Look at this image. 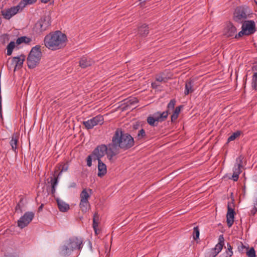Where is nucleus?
<instances>
[{"label": "nucleus", "instance_id": "1", "mask_svg": "<svg viewBox=\"0 0 257 257\" xmlns=\"http://www.w3.org/2000/svg\"><path fill=\"white\" fill-rule=\"evenodd\" d=\"M134 144L133 138L127 134H124L120 130H117L112 137V142L108 145L107 157L109 160L119 153V149L126 150Z\"/></svg>", "mask_w": 257, "mask_h": 257}, {"label": "nucleus", "instance_id": "2", "mask_svg": "<svg viewBox=\"0 0 257 257\" xmlns=\"http://www.w3.org/2000/svg\"><path fill=\"white\" fill-rule=\"evenodd\" d=\"M67 37L59 31L47 35L44 40L45 46L51 50L63 48L66 43Z\"/></svg>", "mask_w": 257, "mask_h": 257}, {"label": "nucleus", "instance_id": "3", "mask_svg": "<svg viewBox=\"0 0 257 257\" xmlns=\"http://www.w3.org/2000/svg\"><path fill=\"white\" fill-rule=\"evenodd\" d=\"M42 53L40 47L36 46L33 47L28 57L27 63L29 68H34L39 63Z\"/></svg>", "mask_w": 257, "mask_h": 257}, {"label": "nucleus", "instance_id": "4", "mask_svg": "<svg viewBox=\"0 0 257 257\" xmlns=\"http://www.w3.org/2000/svg\"><path fill=\"white\" fill-rule=\"evenodd\" d=\"M168 111L161 112L158 111L147 118V122L151 126H157L158 122L164 121L168 117Z\"/></svg>", "mask_w": 257, "mask_h": 257}, {"label": "nucleus", "instance_id": "5", "mask_svg": "<svg viewBox=\"0 0 257 257\" xmlns=\"http://www.w3.org/2000/svg\"><path fill=\"white\" fill-rule=\"evenodd\" d=\"M255 32V24L252 21H245L242 26V30L239 32L235 38L241 37L243 35H249Z\"/></svg>", "mask_w": 257, "mask_h": 257}, {"label": "nucleus", "instance_id": "6", "mask_svg": "<svg viewBox=\"0 0 257 257\" xmlns=\"http://www.w3.org/2000/svg\"><path fill=\"white\" fill-rule=\"evenodd\" d=\"M25 59V57L24 55L13 57L8 60V66L10 69H13L15 71L22 67Z\"/></svg>", "mask_w": 257, "mask_h": 257}, {"label": "nucleus", "instance_id": "7", "mask_svg": "<svg viewBox=\"0 0 257 257\" xmlns=\"http://www.w3.org/2000/svg\"><path fill=\"white\" fill-rule=\"evenodd\" d=\"M224 245V238L223 235L219 237V242L215 245V247L207 250L205 253L206 257H215L222 250Z\"/></svg>", "mask_w": 257, "mask_h": 257}, {"label": "nucleus", "instance_id": "8", "mask_svg": "<svg viewBox=\"0 0 257 257\" xmlns=\"http://www.w3.org/2000/svg\"><path fill=\"white\" fill-rule=\"evenodd\" d=\"M34 217V213L33 212H27L18 221V226L21 228L27 226L33 220Z\"/></svg>", "mask_w": 257, "mask_h": 257}, {"label": "nucleus", "instance_id": "9", "mask_svg": "<svg viewBox=\"0 0 257 257\" xmlns=\"http://www.w3.org/2000/svg\"><path fill=\"white\" fill-rule=\"evenodd\" d=\"M103 122V117L101 115H98L87 121H83V123L86 128L91 129L94 126L98 124H102Z\"/></svg>", "mask_w": 257, "mask_h": 257}, {"label": "nucleus", "instance_id": "10", "mask_svg": "<svg viewBox=\"0 0 257 257\" xmlns=\"http://www.w3.org/2000/svg\"><path fill=\"white\" fill-rule=\"evenodd\" d=\"M50 25V21L49 17L41 19L35 25V30L38 33L46 30Z\"/></svg>", "mask_w": 257, "mask_h": 257}, {"label": "nucleus", "instance_id": "11", "mask_svg": "<svg viewBox=\"0 0 257 257\" xmlns=\"http://www.w3.org/2000/svg\"><path fill=\"white\" fill-rule=\"evenodd\" d=\"M108 151V147L107 148L104 145H100L94 150L92 152V156L94 157V159L99 161L105 154L107 155Z\"/></svg>", "mask_w": 257, "mask_h": 257}, {"label": "nucleus", "instance_id": "12", "mask_svg": "<svg viewBox=\"0 0 257 257\" xmlns=\"http://www.w3.org/2000/svg\"><path fill=\"white\" fill-rule=\"evenodd\" d=\"M246 14L243 9L237 8L234 11L233 19L235 22L241 23L246 19Z\"/></svg>", "mask_w": 257, "mask_h": 257}, {"label": "nucleus", "instance_id": "13", "mask_svg": "<svg viewBox=\"0 0 257 257\" xmlns=\"http://www.w3.org/2000/svg\"><path fill=\"white\" fill-rule=\"evenodd\" d=\"M68 245H71V247L74 250L80 249L82 247V240L81 238L77 237H72L67 241Z\"/></svg>", "mask_w": 257, "mask_h": 257}, {"label": "nucleus", "instance_id": "14", "mask_svg": "<svg viewBox=\"0 0 257 257\" xmlns=\"http://www.w3.org/2000/svg\"><path fill=\"white\" fill-rule=\"evenodd\" d=\"M236 32V28L232 24L228 23L225 27L223 33L225 36L229 37L234 36Z\"/></svg>", "mask_w": 257, "mask_h": 257}, {"label": "nucleus", "instance_id": "15", "mask_svg": "<svg viewBox=\"0 0 257 257\" xmlns=\"http://www.w3.org/2000/svg\"><path fill=\"white\" fill-rule=\"evenodd\" d=\"M18 9L15 7H11L10 9H5L2 11V15L6 19L9 20L12 17L18 13Z\"/></svg>", "mask_w": 257, "mask_h": 257}, {"label": "nucleus", "instance_id": "16", "mask_svg": "<svg viewBox=\"0 0 257 257\" xmlns=\"http://www.w3.org/2000/svg\"><path fill=\"white\" fill-rule=\"evenodd\" d=\"M93 63V61L91 58L83 56L79 61V66L82 68H85L92 65Z\"/></svg>", "mask_w": 257, "mask_h": 257}, {"label": "nucleus", "instance_id": "17", "mask_svg": "<svg viewBox=\"0 0 257 257\" xmlns=\"http://www.w3.org/2000/svg\"><path fill=\"white\" fill-rule=\"evenodd\" d=\"M98 176L100 177L104 176L107 172L106 166L101 160L98 161Z\"/></svg>", "mask_w": 257, "mask_h": 257}, {"label": "nucleus", "instance_id": "18", "mask_svg": "<svg viewBox=\"0 0 257 257\" xmlns=\"http://www.w3.org/2000/svg\"><path fill=\"white\" fill-rule=\"evenodd\" d=\"M234 211L233 209L228 206V211L226 214V221L229 227H231L234 222Z\"/></svg>", "mask_w": 257, "mask_h": 257}, {"label": "nucleus", "instance_id": "19", "mask_svg": "<svg viewBox=\"0 0 257 257\" xmlns=\"http://www.w3.org/2000/svg\"><path fill=\"white\" fill-rule=\"evenodd\" d=\"M91 193L92 190L91 189H84L80 195V200L88 201Z\"/></svg>", "mask_w": 257, "mask_h": 257}, {"label": "nucleus", "instance_id": "20", "mask_svg": "<svg viewBox=\"0 0 257 257\" xmlns=\"http://www.w3.org/2000/svg\"><path fill=\"white\" fill-rule=\"evenodd\" d=\"M69 246L70 245H68V243L66 242L65 244L61 247L60 252L62 255H69L73 251L72 248H69Z\"/></svg>", "mask_w": 257, "mask_h": 257}, {"label": "nucleus", "instance_id": "21", "mask_svg": "<svg viewBox=\"0 0 257 257\" xmlns=\"http://www.w3.org/2000/svg\"><path fill=\"white\" fill-rule=\"evenodd\" d=\"M57 202L58 208L60 211L66 212L69 210V205L66 202L59 199H57Z\"/></svg>", "mask_w": 257, "mask_h": 257}, {"label": "nucleus", "instance_id": "22", "mask_svg": "<svg viewBox=\"0 0 257 257\" xmlns=\"http://www.w3.org/2000/svg\"><path fill=\"white\" fill-rule=\"evenodd\" d=\"M253 74L252 80V87L253 89H257V63L252 68Z\"/></svg>", "mask_w": 257, "mask_h": 257}, {"label": "nucleus", "instance_id": "23", "mask_svg": "<svg viewBox=\"0 0 257 257\" xmlns=\"http://www.w3.org/2000/svg\"><path fill=\"white\" fill-rule=\"evenodd\" d=\"M239 166H234L233 169V174L232 176V179L233 181H236L238 179V176L240 173H241V170Z\"/></svg>", "mask_w": 257, "mask_h": 257}, {"label": "nucleus", "instance_id": "24", "mask_svg": "<svg viewBox=\"0 0 257 257\" xmlns=\"http://www.w3.org/2000/svg\"><path fill=\"white\" fill-rule=\"evenodd\" d=\"M79 206L82 212H86L90 208L89 201L80 200Z\"/></svg>", "mask_w": 257, "mask_h": 257}, {"label": "nucleus", "instance_id": "25", "mask_svg": "<svg viewBox=\"0 0 257 257\" xmlns=\"http://www.w3.org/2000/svg\"><path fill=\"white\" fill-rule=\"evenodd\" d=\"M18 141V137L16 135H14L12 136V140L10 142V145L12 147V149L14 151H16L17 148V143Z\"/></svg>", "mask_w": 257, "mask_h": 257}, {"label": "nucleus", "instance_id": "26", "mask_svg": "<svg viewBox=\"0 0 257 257\" xmlns=\"http://www.w3.org/2000/svg\"><path fill=\"white\" fill-rule=\"evenodd\" d=\"M240 248H242V251H243V249H245L246 251V253L248 257H255V250L253 248L248 249V248H246L243 245L240 246Z\"/></svg>", "mask_w": 257, "mask_h": 257}, {"label": "nucleus", "instance_id": "27", "mask_svg": "<svg viewBox=\"0 0 257 257\" xmlns=\"http://www.w3.org/2000/svg\"><path fill=\"white\" fill-rule=\"evenodd\" d=\"M31 41V39L26 36H23L17 39L16 41L17 45H20L22 43L28 44Z\"/></svg>", "mask_w": 257, "mask_h": 257}, {"label": "nucleus", "instance_id": "28", "mask_svg": "<svg viewBox=\"0 0 257 257\" xmlns=\"http://www.w3.org/2000/svg\"><path fill=\"white\" fill-rule=\"evenodd\" d=\"M139 33L142 36H145L148 34V29L145 24L142 25L139 29Z\"/></svg>", "mask_w": 257, "mask_h": 257}, {"label": "nucleus", "instance_id": "29", "mask_svg": "<svg viewBox=\"0 0 257 257\" xmlns=\"http://www.w3.org/2000/svg\"><path fill=\"white\" fill-rule=\"evenodd\" d=\"M16 44L14 42H11L9 45L7 46V54L9 56L11 55L12 53L13 50L15 47Z\"/></svg>", "mask_w": 257, "mask_h": 257}, {"label": "nucleus", "instance_id": "30", "mask_svg": "<svg viewBox=\"0 0 257 257\" xmlns=\"http://www.w3.org/2000/svg\"><path fill=\"white\" fill-rule=\"evenodd\" d=\"M193 91L192 89V84L191 81H188L186 83L185 85V95L188 94L189 93L192 92Z\"/></svg>", "mask_w": 257, "mask_h": 257}, {"label": "nucleus", "instance_id": "31", "mask_svg": "<svg viewBox=\"0 0 257 257\" xmlns=\"http://www.w3.org/2000/svg\"><path fill=\"white\" fill-rule=\"evenodd\" d=\"M58 176L51 180L52 193L54 194L56 191V187L58 184Z\"/></svg>", "mask_w": 257, "mask_h": 257}, {"label": "nucleus", "instance_id": "32", "mask_svg": "<svg viewBox=\"0 0 257 257\" xmlns=\"http://www.w3.org/2000/svg\"><path fill=\"white\" fill-rule=\"evenodd\" d=\"M27 6L25 0L21 1L19 4L17 6H15L16 9H18V12L21 11L25 7Z\"/></svg>", "mask_w": 257, "mask_h": 257}, {"label": "nucleus", "instance_id": "33", "mask_svg": "<svg viewBox=\"0 0 257 257\" xmlns=\"http://www.w3.org/2000/svg\"><path fill=\"white\" fill-rule=\"evenodd\" d=\"M176 101L174 99H172L167 105V110L168 113L169 112L174 109Z\"/></svg>", "mask_w": 257, "mask_h": 257}, {"label": "nucleus", "instance_id": "34", "mask_svg": "<svg viewBox=\"0 0 257 257\" xmlns=\"http://www.w3.org/2000/svg\"><path fill=\"white\" fill-rule=\"evenodd\" d=\"M240 135V132L237 131L236 132L234 133L232 135H231L228 138V141L230 142L234 140L237 137L239 136Z\"/></svg>", "mask_w": 257, "mask_h": 257}, {"label": "nucleus", "instance_id": "35", "mask_svg": "<svg viewBox=\"0 0 257 257\" xmlns=\"http://www.w3.org/2000/svg\"><path fill=\"white\" fill-rule=\"evenodd\" d=\"M156 80L160 83H165L167 81L166 78L163 77L161 75H157L156 77Z\"/></svg>", "mask_w": 257, "mask_h": 257}, {"label": "nucleus", "instance_id": "36", "mask_svg": "<svg viewBox=\"0 0 257 257\" xmlns=\"http://www.w3.org/2000/svg\"><path fill=\"white\" fill-rule=\"evenodd\" d=\"M199 236V230L197 227H194L193 237L194 239H197Z\"/></svg>", "mask_w": 257, "mask_h": 257}, {"label": "nucleus", "instance_id": "37", "mask_svg": "<svg viewBox=\"0 0 257 257\" xmlns=\"http://www.w3.org/2000/svg\"><path fill=\"white\" fill-rule=\"evenodd\" d=\"M94 157L92 156V154L88 156L87 158V165L88 167H91L92 165V160H95L96 159H94Z\"/></svg>", "mask_w": 257, "mask_h": 257}, {"label": "nucleus", "instance_id": "38", "mask_svg": "<svg viewBox=\"0 0 257 257\" xmlns=\"http://www.w3.org/2000/svg\"><path fill=\"white\" fill-rule=\"evenodd\" d=\"M243 159V157L242 156H240L238 157L236 160L235 165L236 166H239L240 167H242V160Z\"/></svg>", "mask_w": 257, "mask_h": 257}, {"label": "nucleus", "instance_id": "39", "mask_svg": "<svg viewBox=\"0 0 257 257\" xmlns=\"http://www.w3.org/2000/svg\"><path fill=\"white\" fill-rule=\"evenodd\" d=\"M145 136V131L143 129H141L138 132L137 138L139 140H141Z\"/></svg>", "mask_w": 257, "mask_h": 257}, {"label": "nucleus", "instance_id": "40", "mask_svg": "<svg viewBox=\"0 0 257 257\" xmlns=\"http://www.w3.org/2000/svg\"><path fill=\"white\" fill-rule=\"evenodd\" d=\"M96 216V214H95L94 216L93 227L94 228V230L95 231V233L97 234V227L98 226V223L96 221V219H95Z\"/></svg>", "mask_w": 257, "mask_h": 257}, {"label": "nucleus", "instance_id": "41", "mask_svg": "<svg viewBox=\"0 0 257 257\" xmlns=\"http://www.w3.org/2000/svg\"><path fill=\"white\" fill-rule=\"evenodd\" d=\"M233 254V252L231 251H226L225 253H223L221 255L222 257H230Z\"/></svg>", "mask_w": 257, "mask_h": 257}, {"label": "nucleus", "instance_id": "42", "mask_svg": "<svg viewBox=\"0 0 257 257\" xmlns=\"http://www.w3.org/2000/svg\"><path fill=\"white\" fill-rule=\"evenodd\" d=\"M160 82H158L156 80L155 82L152 83V86L153 88L157 89L160 86Z\"/></svg>", "mask_w": 257, "mask_h": 257}, {"label": "nucleus", "instance_id": "43", "mask_svg": "<svg viewBox=\"0 0 257 257\" xmlns=\"http://www.w3.org/2000/svg\"><path fill=\"white\" fill-rule=\"evenodd\" d=\"M68 167L67 165H63L62 167L61 172L58 174V176H60L62 172L66 171L68 170Z\"/></svg>", "mask_w": 257, "mask_h": 257}, {"label": "nucleus", "instance_id": "44", "mask_svg": "<svg viewBox=\"0 0 257 257\" xmlns=\"http://www.w3.org/2000/svg\"><path fill=\"white\" fill-rule=\"evenodd\" d=\"M180 110H181V106L177 107L174 111V113L179 115V114L180 112Z\"/></svg>", "mask_w": 257, "mask_h": 257}, {"label": "nucleus", "instance_id": "45", "mask_svg": "<svg viewBox=\"0 0 257 257\" xmlns=\"http://www.w3.org/2000/svg\"><path fill=\"white\" fill-rule=\"evenodd\" d=\"M26 1L27 5H32L35 3L37 0H25Z\"/></svg>", "mask_w": 257, "mask_h": 257}, {"label": "nucleus", "instance_id": "46", "mask_svg": "<svg viewBox=\"0 0 257 257\" xmlns=\"http://www.w3.org/2000/svg\"><path fill=\"white\" fill-rule=\"evenodd\" d=\"M178 115L173 113V114L171 116L172 121L175 120L178 118Z\"/></svg>", "mask_w": 257, "mask_h": 257}, {"label": "nucleus", "instance_id": "47", "mask_svg": "<svg viewBox=\"0 0 257 257\" xmlns=\"http://www.w3.org/2000/svg\"><path fill=\"white\" fill-rule=\"evenodd\" d=\"M19 210H20V212H22V210H21V208H20V204H18L16 206V211L18 212V211H19Z\"/></svg>", "mask_w": 257, "mask_h": 257}, {"label": "nucleus", "instance_id": "48", "mask_svg": "<svg viewBox=\"0 0 257 257\" xmlns=\"http://www.w3.org/2000/svg\"><path fill=\"white\" fill-rule=\"evenodd\" d=\"M229 251L231 252H233L232 250V247L229 243H227V250H226V251Z\"/></svg>", "mask_w": 257, "mask_h": 257}, {"label": "nucleus", "instance_id": "49", "mask_svg": "<svg viewBox=\"0 0 257 257\" xmlns=\"http://www.w3.org/2000/svg\"><path fill=\"white\" fill-rule=\"evenodd\" d=\"M42 207H43V205H41L40 207H39V209L40 210L42 208Z\"/></svg>", "mask_w": 257, "mask_h": 257}, {"label": "nucleus", "instance_id": "50", "mask_svg": "<svg viewBox=\"0 0 257 257\" xmlns=\"http://www.w3.org/2000/svg\"><path fill=\"white\" fill-rule=\"evenodd\" d=\"M255 211H256V210H255L253 211H252V213H255Z\"/></svg>", "mask_w": 257, "mask_h": 257}, {"label": "nucleus", "instance_id": "51", "mask_svg": "<svg viewBox=\"0 0 257 257\" xmlns=\"http://www.w3.org/2000/svg\"><path fill=\"white\" fill-rule=\"evenodd\" d=\"M219 257H222L221 256H219Z\"/></svg>", "mask_w": 257, "mask_h": 257}]
</instances>
